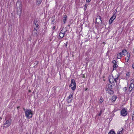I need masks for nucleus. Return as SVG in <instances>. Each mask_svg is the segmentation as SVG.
<instances>
[{"label":"nucleus","mask_w":134,"mask_h":134,"mask_svg":"<svg viewBox=\"0 0 134 134\" xmlns=\"http://www.w3.org/2000/svg\"><path fill=\"white\" fill-rule=\"evenodd\" d=\"M32 111L30 109H26L25 111V115L28 119L32 118L33 115Z\"/></svg>","instance_id":"f257e3e1"},{"label":"nucleus","mask_w":134,"mask_h":134,"mask_svg":"<svg viewBox=\"0 0 134 134\" xmlns=\"http://www.w3.org/2000/svg\"><path fill=\"white\" fill-rule=\"evenodd\" d=\"M69 87H71L73 90H75L76 88V83L75 80L72 79L71 81V83L69 85Z\"/></svg>","instance_id":"f03ea898"},{"label":"nucleus","mask_w":134,"mask_h":134,"mask_svg":"<svg viewBox=\"0 0 134 134\" xmlns=\"http://www.w3.org/2000/svg\"><path fill=\"white\" fill-rule=\"evenodd\" d=\"M11 123V121L10 120L5 119L4 121L3 126L5 127H8L10 125Z\"/></svg>","instance_id":"7ed1b4c3"},{"label":"nucleus","mask_w":134,"mask_h":134,"mask_svg":"<svg viewBox=\"0 0 134 134\" xmlns=\"http://www.w3.org/2000/svg\"><path fill=\"white\" fill-rule=\"evenodd\" d=\"M131 84L129 88V90L131 91L133 88L134 87V80H131L130 81Z\"/></svg>","instance_id":"20e7f679"},{"label":"nucleus","mask_w":134,"mask_h":134,"mask_svg":"<svg viewBox=\"0 0 134 134\" xmlns=\"http://www.w3.org/2000/svg\"><path fill=\"white\" fill-rule=\"evenodd\" d=\"M73 93H72L68 96L67 99V102L68 103H70L71 102L73 99Z\"/></svg>","instance_id":"39448f33"},{"label":"nucleus","mask_w":134,"mask_h":134,"mask_svg":"<svg viewBox=\"0 0 134 134\" xmlns=\"http://www.w3.org/2000/svg\"><path fill=\"white\" fill-rule=\"evenodd\" d=\"M17 7L20 10V14H21L22 12V6L21 2H18L17 3Z\"/></svg>","instance_id":"423d86ee"},{"label":"nucleus","mask_w":134,"mask_h":134,"mask_svg":"<svg viewBox=\"0 0 134 134\" xmlns=\"http://www.w3.org/2000/svg\"><path fill=\"white\" fill-rule=\"evenodd\" d=\"M116 18V15L115 14H113L109 20V23L110 24H111L112 23L113 21Z\"/></svg>","instance_id":"0eeeda50"},{"label":"nucleus","mask_w":134,"mask_h":134,"mask_svg":"<svg viewBox=\"0 0 134 134\" xmlns=\"http://www.w3.org/2000/svg\"><path fill=\"white\" fill-rule=\"evenodd\" d=\"M65 32V31L63 32V30H62L59 34V38H63L64 36Z\"/></svg>","instance_id":"6e6552de"},{"label":"nucleus","mask_w":134,"mask_h":134,"mask_svg":"<svg viewBox=\"0 0 134 134\" xmlns=\"http://www.w3.org/2000/svg\"><path fill=\"white\" fill-rule=\"evenodd\" d=\"M121 115L123 116H126V109L125 108H123L121 111Z\"/></svg>","instance_id":"1a4fd4ad"},{"label":"nucleus","mask_w":134,"mask_h":134,"mask_svg":"<svg viewBox=\"0 0 134 134\" xmlns=\"http://www.w3.org/2000/svg\"><path fill=\"white\" fill-rule=\"evenodd\" d=\"M110 77L109 78V82L111 83H115L114 77L113 76H110Z\"/></svg>","instance_id":"9d476101"},{"label":"nucleus","mask_w":134,"mask_h":134,"mask_svg":"<svg viewBox=\"0 0 134 134\" xmlns=\"http://www.w3.org/2000/svg\"><path fill=\"white\" fill-rule=\"evenodd\" d=\"M96 21L97 23H99L100 21L101 22L102 20L100 16H97L96 19Z\"/></svg>","instance_id":"9b49d317"},{"label":"nucleus","mask_w":134,"mask_h":134,"mask_svg":"<svg viewBox=\"0 0 134 134\" xmlns=\"http://www.w3.org/2000/svg\"><path fill=\"white\" fill-rule=\"evenodd\" d=\"M122 55V53L121 52H120L117 54V55H116V56H117V57L118 59H121Z\"/></svg>","instance_id":"f8f14e48"},{"label":"nucleus","mask_w":134,"mask_h":134,"mask_svg":"<svg viewBox=\"0 0 134 134\" xmlns=\"http://www.w3.org/2000/svg\"><path fill=\"white\" fill-rule=\"evenodd\" d=\"M126 53L127 54V57H126V58H127L126 59L127 60V61H126V62H127L130 59V53L129 52H127Z\"/></svg>","instance_id":"ddd939ff"},{"label":"nucleus","mask_w":134,"mask_h":134,"mask_svg":"<svg viewBox=\"0 0 134 134\" xmlns=\"http://www.w3.org/2000/svg\"><path fill=\"white\" fill-rule=\"evenodd\" d=\"M117 98V97L115 96H113L112 97V101L113 102H114Z\"/></svg>","instance_id":"4468645a"},{"label":"nucleus","mask_w":134,"mask_h":134,"mask_svg":"<svg viewBox=\"0 0 134 134\" xmlns=\"http://www.w3.org/2000/svg\"><path fill=\"white\" fill-rule=\"evenodd\" d=\"M106 91H107V92L110 94H113V91L111 90L107 89V90Z\"/></svg>","instance_id":"2eb2a0df"},{"label":"nucleus","mask_w":134,"mask_h":134,"mask_svg":"<svg viewBox=\"0 0 134 134\" xmlns=\"http://www.w3.org/2000/svg\"><path fill=\"white\" fill-rule=\"evenodd\" d=\"M67 16L66 15H64V18H63L64 19H63V21L64 24H65V22L67 20Z\"/></svg>","instance_id":"dca6fc26"},{"label":"nucleus","mask_w":134,"mask_h":134,"mask_svg":"<svg viewBox=\"0 0 134 134\" xmlns=\"http://www.w3.org/2000/svg\"><path fill=\"white\" fill-rule=\"evenodd\" d=\"M118 66V65L116 63H115V64H114V65L113 66V70H115L117 67Z\"/></svg>","instance_id":"f3484780"},{"label":"nucleus","mask_w":134,"mask_h":134,"mask_svg":"<svg viewBox=\"0 0 134 134\" xmlns=\"http://www.w3.org/2000/svg\"><path fill=\"white\" fill-rule=\"evenodd\" d=\"M52 22L51 23L52 24H53L54 23V21L55 20V18L54 16H53L51 18Z\"/></svg>","instance_id":"a211bd4d"},{"label":"nucleus","mask_w":134,"mask_h":134,"mask_svg":"<svg viewBox=\"0 0 134 134\" xmlns=\"http://www.w3.org/2000/svg\"><path fill=\"white\" fill-rule=\"evenodd\" d=\"M108 134H116L115 132L113 130H111L109 132Z\"/></svg>","instance_id":"6ab92c4d"},{"label":"nucleus","mask_w":134,"mask_h":134,"mask_svg":"<svg viewBox=\"0 0 134 134\" xmlns=\"http://www.w3.org/2000/svg\"><path fill=\"white\" fill-rule=\"evenodd\" d=\"M121 130L120 131H119L117 133V134H122V131L123 130V128H121Z\"/></svg>","instance_id":"aec40b11"},{"label":"nucleus","mask_w":134,"mask_h":134,"mask_svg":"<svg viewBox=\"0 0 134 134\" xmlns=\"http://www.w3.org/2000/svg\"><path fill=\"white\" fill-rule=\"evenodd\" d=\"M34 23L36 27H37L38 26V22L37 21L35 20L34 21Z\"/></svg>","instance_id":"412c9836"},{"label":"nucleus","mask_w":134,"mask_h":134,"mask_svg":"<svg viewBox=\"0 0 134 134\" xmlns=\"http://www.w3.org/2000/svg\"><path fill=\"white\" fill-rule=\"evenodd\" d=\"M42 0H37V4L38 5H39L41 3Z\"/></svg>","instance_id":"4be33fe9"},{"label":"nucleus","mask_w":134,"mask_h":134,"mask_svg":"<svg viewBox=\"0 0 134 134\" xmlns=\"http://www.w3.org/2000/svg\"><path fill=\"white\" fill-rule=\"evenodd\" d=\"M37 31L35 29H34L33 30L32 32V33L34 35H37Z\"/></svg>","instance_id":"5701e85b"},{"label":"nucleus","mask_w":134,"mask_h":134,"mask_svg":"<svg viewBox=\"0 0 134 134\" xmlns=\"http://www.w3.org/2000/svg\"><path fill=\"white\" fill-rule=\"evenodd\" d=\"M119 76H118L116 77H114V79L115 80V82L117 83V81L118 80V77Z\"/></svg>","instance_id":"b1692460"},{"label":"nucleus","mask_w":134,"mask_h":134,"mask_svg":"<svg viewBox=\"0 0 134 134\" xmlns=\"http://www.w3.org/2000/svg\"><path fill=\"white\" fill-rule=\"evenodd\" d=\"M126 52V49H124L122 51V52H121L122 54V55H125V53Z\"/></svg>","instance_id":"393cba45"},{"label":"nucleus","mask_w":134,"mask_h":134,"mask_svg":"<svg viewBox=\"0 0 134 134\" xmlns=\"http://www.w3.org/2000/svg\"><path fill=\"white\" fill-rule=\"evenodd\" d=\"M53 31H54V30H57V29H56V27L55 26H53L52 28Z\"/></svg>","instance_id":"a878e982"},{"label":"nucleus","mask_w":134,"mask_h":134,"mask_svg":"<svg viewBox=\"0 0 134 134\" xmlns=\"http://www.w3.org/2000/svg\"><path fill=\"white\" fill-rule=\"evenodd\" d=\"M103 99L101 97L99 100V102H100V103H102L103 102Z\"/></svg>","instance_id":"bb28decb"},{"label":"nucleus","mask_w":134,"mask_h":134,"mask_svg":"<svg viewBox=\"0 0 134 134\" xmlns=\"http://www.w3.org/2000/svg\"><path fill=\"white\" fill-rule=\"evenodd\" d=\"M87 6L86 4H85L84 6V9L85 11L86 10L87 8Z\"/></svg>","instance_id":"cd10ccee"},{"label":"nucleus","mask_w":134,"mask_h":134,"mask_svg":"<svg viewBox=\"0 0 134 134\" xmlns=\"http://www.w3.org/2000/svg\"><path fill=\"white\" fill-rule=\"evenodd\" d=\"M108 87L109 88V89H108L111 90L112 88V86L111 85H108Z\"/></svg>","instance_id":"c85d7f7f"},{"label":"nucleus","mask_w":134,"mask_h":134,"mask_svg":"<svg viewBox=\"0 0 134 134\" xmlns=\"http://www.w3.org/2000/svg\"><path fill=\"white\" fill-rule=\"evenodd\" d=\"M102 110H101L100 111L99 113L98 114V115L99 116H100L101 115L102 113Z\"/></svg>","instance_id":"c756f323"},{"label":"nucleus","mask_w":134,"mask_h":134,"mask_svg":"<svg viewBox=\"0 0 134 134\" xmlns=\"http://www.w3.org/2000/svg\"><path fill=\"white\" fill-rule=\"evenodd\" d=\"M112 63L114 64H115V63H116V61L115 60H113L112 61Z\"/></svg>","instance_id":"7c9ffc66"},{"label":"nucleus","mask_w":134,"mask_h":134,"mask_svg":"<svg viewBox=\"0 0 134 134\" xmlns=\"http://www.w3.org/2000/svg\"><path fill=\"white\" fill-rule=\"evenodd\" d=\"M127 96L126 97V100H128L129 99V96H128L127 95Z\"/></svg>","instance_id":"2f4dec72"},{"label":"nucleus","mask_w":134,"mask_h":134,"mask_svg":"<svg viewBox=\"0 0 134 134\" xmlns=\"http://www.w3.org/2000/svg\"><path fill=\"white\" fill-rule=\"evenodd\" d=\"M130 75V72H128L126 74V75Z\"/></svg>","instance_id":"473e14b6"},{"label":"nucleus","mask_w":134,"mask_h":134,"mask_svg":"<svg viewBox=\"0 0 134 134\" xmlns=\"http://www.w3.org/2000/svg\"><path fill=\"white\" fill-rule=\"evenodd\" d=\"M91 0H86V2L89 3L90 2Z\"/></svg>","instance_id":"72a5a7b5"},{"label":"nucleus","mask_w":134,"mask_h":134,"mask_svg":"<svg viewBox=\"0 0 134 134\" xmlns=\"http://www.w3.org/2000/svg\"><path fill=\"white\" fill-rule=\"evenodd\" d=\"M132 67L133 69H134V63L132 64Z\"/></svg>","instance_id":"f704fd0d"},{"label":"nucleus","mask_w":134,"mask_h":134,"mask_svg":"<svg viewBox=\"0 0 134 134\" xmlns=\"http://www.w3.org/2000/svg\"><path fill=\"white\" fill-rule=\"evenodd\" d=\"M68 43V42H66L65 44V46L66 47L67 46Z\"/></svg>","instance_id":"c9c22d12"},{"label":"nucleus","mask_w":134,"mask_h":134,"mask_svg":"<svg viewBox=\"0 0 134 134\" xmlns=\"http://www.w3.org/2000/svg\"><path fill=\"white\" fill-rule=\"evenodd\" d=\"M19 108H20V107H18L17 108L18 109H19Z\"/></svg>","instance_id":"e433bc0d"},{"label":"nucleus","mask_w":134,"mask_h":134,"mask_svg":"<svg viewBox=\"0 0 134 134\" xmlns=\"http://www.w3.org/2000/svg\"><path fill=\"white\" fill-rule=\"evenodd\" d=\"M82 77L83 78H85V76H83Z\"/></svg>","instance_id":"4c0bfd02"},{"label":"nucleus","mask_w":134,"mask_h":134,"mask_svg":"<svg viewBox=\"0 0 134 134\" xmlns=\"http://www.w3.org/2000/svg\"><path fill=\"white\" fill-rule=\"evenodd\" d=\"M23 109H24V110H25V108H23Z\"/></svg>","instance_id":"58836bf2"},{"label":"nucleus","mask_w":134,"mask_h":134,"mask_svg":"<svg viewBox=\"0 0 134 134\" xmlns=\"http://www.w3.org/2000/svg\"><path fill=\"white\" fill-rule=\"evenodd\" d=\"M126 112H127V111H126V115H127V113H126Z\"/></svg>","instance_id":"ea45409f"},{"label":"nucleus","mask_w":134,"mask_h":134,"mask_svg":"<svg viewBox=\"0 0 134 134\" xmlns=\"http://www.w3.org/2000/svg\"><path fill=\"white\" fill-rule=\"evenodd\" d=\"M133 51H134V48H133Z\"/></svg>","instance_id":"a19ab883"},{"label":"nucleus","mask_w":134,"mask_h":134,"mask_svg":"<svg viewBox=\"0 0 134 134\" xmlns=\"http://www.w3.org/2000/svg\"><path fill=\"white\" fill-rule=\"evenodd\" d=\"M26 134H27V133Z\"/></svg>","instance_id":"79ce46f5"}]
</instances>
